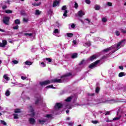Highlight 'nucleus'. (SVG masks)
<instances>
[{"label": "nucleus", "instance_id": "nucleus-1", "mask_svg": "<svg viewBox=\"0 0 126 126\" xmlns=\"http://www.w3.org/2000/svg\"><path fill=\"white\" fill-rule=\"evenodd\" d=\"M77 99V95L74 94L68 96L66 99H65V102L63 104L61 103H57L54 106V110L53 111V114L57 115L58 111L61 109L62 107H64L66 109H71V104H70V101H72L73 103H74Z\"/></svg>", "mask_w": 126, "mask_h": 126}, {"label": "nucleus", "instance_id": "nucleus-2", "mask_svg": "<svg viewBox=\"0 0 126 126\" xmlns=\"http://www.w3.org/2000/svg\"><path fill=\"white\" fill-rule=\"evenodd\" d=\"M72 75V74L71 73H67L61 76V79H60L56 78L51 80H46L43 82H40L39 84L41 85V86H44L45 85H48V84H50L51 83H62V82L68 81L69 80V78L71 77Z\"/></svg>", "mask_w": 126, "mask_h": 126}, {"label": "nucleus", "instance_id": "nucleus-3", "mask_svg": "<svg viewBox=\"0 0 126 126\" xmlns=\"http://www.w3.org/2000/svg\"><path fill=\"white\" fill-rule=\"evenodd\" d=\"M126 40L123 39L120 42H118L117 44L112 45L111 47L105 49L103 50V52H108V51H111L112 53H115L118 50L121 49L122 47H124L126 45Z\"/></svg>", "mask_w": 126, "mask_h": 126}, {"label": "nucleus", "instance_id": "nucleus-4", "mask_svg": "<svg viewBox=\"0 0 126 126\" xmlns=\"http://www.w3.org/2000/svg\"><path fill=\"white\" fill-rule=\"evenodd\" d=\"M88 101H90V104H93V105H96V104H100V103H105V101H100L99 99H89Z\"/></svg>", "mask_w": 126, "mask_h": 126}, {"label": "nucleus", "instance_id": "nucleus-5", "mask_svg": "<svg viewBox=\"0 0 126 126\" xmlns=\"http://www.w3.org/2000/svg\"><path fill=\"white\" fill-rule=\"evenodd\" d=\"M35 98H36V100H35V104L36 105L39 104V102L40 101H42V99H43V97L41 96V95L40 94H37L35 95Z\"/></svg>", "mask_w": 126, "mask_h": 126}, {"label": "nucleus", "instance_id": "nucleus-6", "mask_svg": "<svg viewBox=\"0 0 126 126\" xmlns=\"http://www.w3.org/2000/svg\"><path fill=\"white\" fill-rule=\"evenodd\" d=\"M100 60H97L95 62L91 64L89 66V68H91L92 69L94 68V67H96L97 66V64H98V63H100Z\"/></svg>", "mask_w": 126, "mask_h": 126}, {"label": "nucleus", "instance_id": "nucleus-7", "mask_svg": "<svg viewBox=\"0 0 126 126\" xmlns=\"http://www.w3.org/2000/svg\"><path fill=\"white\" fill-rule=\"evenodd\" d=\"M85 64V61H82L79 64L78 66V68L76 69L77 71H80L82 69V66Z\"/></svg>", "mask_w": 126, "mask_h": 126}, {"label": "nucleus", "instance_id": "nucleus-8", "mask_svg": "<svg viewBox=\"0 0 126 126\" xmlns=\"http://www.w3.org/2000/svg\"><path fill=\"white\" fill-rule=\"evenodd\" d=\"M9 19H10V18H9V17H4L3 18V23H4V24H5L6 25H8Z\"/></svg>", "mask_w": 126, "mask_h": 126}, {"label": "nucleus", "instance_id": "nucleus-9", "mask_svg": "<svg viewBox=\"0 0 126 126\" xmlns=\"http://www.w3.org/2000/svg\"><path fill=\"white\" fill-rule=\"evenodd\" d=\"M29 110H30L31 114H30L31 117H34L35 116V113L34 112V109H33V107L32 106L30 105L28 107Z\"/></svg>", "mask_w": 126, "mask_h": 126}, {"label": "nucleus", "instance_id": "nucleus-10", "mask_svg": "<svg viewBox=\"0 0 126 126\" xmlns=\"http://www.w3.org/2000/svg\"><path fill=\"white\" fill-rule=\"evenodd\" d=\"M62 10H64V13L63 14V16L65 17H67V10H66V6L64 5L62 8Z\"/></svg>", "mask_w": 126, "mask_h": 126}, {"label": "nucleus", "instance_id": "nucleus-11", "mask_svg": "<svg viewBox=\"0 0 126 126\" xmlns=\"http://www.w3.org/2000/svg\"><path fill=\"white\" fill-rule=\"evenodd\" d=\"M117 116L113 118V119L112 120V122L120 121V120H121V118H122V115H119V113L117 112Z\"/></svg>", "mask_w": 126, "mask_h": 126}, {"label": "nucleus", "instance_id": "nucleus-12", "mask_svg": "<svg viewBox=\"0 0 126 126\" xmlns=\"http://www.w3.org/2000/svg\"><path fill=\"white\" fill-rule=\"evenodd\" d=\"M7 44V41L5 40H3L1 42H0V47L1 48H4L5 46Z\"/></svg>", "mask_w": 126, "mask_h": 126}, {"label": "nucleus", "instance_id": "nucleus-13", "mask_svg": "<svg viewBox=\"0 0 126 126\" xmlns=\"http://www.w3.org/2000/svg\"><path fill=\"white\" fill-rule=\"evenodd\" d=\"M53 35L57 37H60V31L58 29H56L53 32Z\"/></svg>", "mask_w": 126, "mask_h": 126}, {"label": "nucleus", "instance_id": "nucleus-14", "mask_svg": "<svg viewBox=\"0 0 126 126\" xmlns=\"http://www.w3.org/2000/svg\"><path fill=\"white\" fill-rule=\"evenodd\" d=\"M29 123L30 125H34V124L36 123V121L35 120V119L33 118H30L29 119Z\"/></svg>", "mask_w": 126, "mask_h": 126}, {"label": "nucleus", "instance_id": "nucleus-15", "mask_svg": "<svg viewBox=\"0 0 126 126\" xmlns=\"http://www.w3.org/2000/svg\"><path fill=\"white\" fill-rule=\"evenodd\" d=\"M77 14L79 17H82V16L85 15V12L81 10L78 12Z\"/></svg>", "mask_w": 126, "mask_h": 126}, {"label": "nucleus", "instance_id": "nucleus-16", "mask_svg": "<svg viewBox=\"0 0 126 126\" xmlns=\"http://www.w3.org/2000/svg\"><path fill=\"white\" fill-rule=\"evenodd\" d=\"M37 122L40 125H44V124H45V123H46L47 122V120H46V119H38Z\"/></svg>", "mask_w": 126, "mask_h": 126}, {"label": "nucleus", "instance_id": "nucleus-17", "mask_svg": "<svg viewBox=\"0 0 126 126\" xmlns=\"http://www.w3.org/2000/svg\"><path fill=\"white\" fill-rule=\"evenodd\" d=\"M98 58V56L96 55H94L92 56L90 58H89V60L91 61V62H93V61H94V60H96V59H97Z\"/></svg>", "mask_w": 126, "mask_h": 126}, {"label": "nucleus", "instance_id": "nucleus-18", "mask_svg": "<svg viewBox=\"0 0 126 126\" xmlns=\"http://www.w3.org/2000/svg\"><path fill=\"white\" fill-rule=\"evenodd\" d=\"M3 78L6 80V81H8L10 78L8 77V75L5 74L3 75Z\"/></svg>", "mask_w": 126, "mask_h": 126}, {"label": "nucleus", "instance_id": "nucleus-19", "mask_svg": "<svg viewBox=\"0 0 126 126\" xmlns=\"http://www.w3.org/2000/svg\"><path fill=\"white\" fill-rule=\"evenodd\" d=\"M25 64L26 65H32V64H33V62L27 61L25 62Z\"/></svg>", "mask_w": 126, "mask_h": 126}, {"label": "nucleus", "instance_id": "nucleus-20", "mask_svg": "<svg viewBox=\"0 0 126 126\" xmlns=\"http://www.w3.org/2000/svg\"><path fill=\"white\" fill-rule=\"evenodd\" d=\"M58 4H60V1L56 0L53 2V7H56Z\"/></svg>", "mask_w": 126, "mask_h": 126}, {"label": "nucleus", "instance_id": "nucleus-21", "mask_svg": "<svg viewBox=\"0 0 126 126\" xmlns=\"http://www.w3.org/2000/svg\"><path fill=\"white\" fill-rule=\"evenodd\" d=\"M126 73L125 72H120L119 75L118 76L119 77H123V76H126Z\"/></svg>", "mask_w": 126, "mask_h": 126}, {"label": "nucleus", "instance_id": "nucleus-22", "mask_svg": "<svg viewBox=\"0 0 126 126\" xmlns=\"http://www.w3.org/2000/svg\"><path fill=\"white\" fill-rule=\"evenodd\" d=\"M14 112L16 114H20V113L22 112L20 109H15Z\"/></svg>", "mask_w": 126, "mask_h": 126}, {"label": "nucleus", "instance_id": "nucleus-23", "mask_svg": "<svg viewBox=\"0 0 126 126\" xmlns=\"http://www.w3.org/2000/svg\"><path fill=\"white\" fill-rule=\"evenodd\" d=\"M72 59H76L77 58V53H73L71 55Z\"/></svg>", "mask_w": 126, "mask_h": 126}, {"label": "nucleus", "instance_id": "nucleus-24", "mask_svg": "<svg viewBox=\"0 0 126 126\" xmlns=\"http://www.w3.org/2000/svg\"><path fill=\"white\" fill-rule=\"evenodd\" d=\"M94 8L95 9V10H100V5H99L98 4H96L94 6Z\"/></svg>", "mask_w": 126, "mask_h": 126}, {"label": "nucleus", "instance_id": "nucleus-25", "mask_svg": "<svg viewBox=\"0 0 126 126\" xmlns=\"http://www.w3.org/2000/svg\"><path fill=\"white\" fill-rule=\"evenodd\" d=\"M42 12L40 11L39 10H35V14L36 15H40V14H41Z\"/></svg>", "mask_w": 126, "mask_h": 126}, {"label": "nucleus", "instance_id": "nucleus-26", "mask_svg": "<svg viewBox=\"0 0 126 126\" xmlns=\"http://www.w3.org/2000/svg\"><path fill=\"white\" fill-rule=\"evenodd\" d=\"M5 94V96H9V95H10V91H8V90H7L6 91Z\"/></svg>", "mask_w": 126, "mask_h": 126}, {"label": "nucleus", "instance_id": "nucleus-27", "mask_svg": "<svg viewBox=\"0 0 126 126\" xmlns=\"http://www.w3.org/2000/svg\"><path fill=\"white\" fill-rule=\"evenodd\" d=\"M45 117L47 119H52V118H53V115L52 114H47L45 116Z\"/></svg>", "mask_w": 126, "mask_h": 126}, {"label": "nucleus", "instance_id": "nucleus-28", "mask_svg": "<svg viewBox=\"0 0 126 126\" xmlns=\"http://www.w3.org/2000/svg\"><path fill=\"white\" fill-rule=\"evenodd\" d=\"M66 35L67 37H69L73 36V33H66Z\"/></svg>", "mask_w": 126, "mask_h": 126}, {"label": "nucleus", "instance_id": "nucleus-29", "mask_svg": "<svg viewBox=\"0 0 126 126\" xmlns=\"http://www.w3.org/2000/svg\"><path fill=\"white\" fill-rule=\"evenodd\" d=\"M24 35L25 36H29V37H31V36H33V33H29L26 32L24 33Z\"/></svg>", "mask_w": 126, "mask_h": 126}, {"label": "nucleus", "instance_id": "nucleus-30", "mask_svg": "<svg viewBox=\"0 0 126 126\" xmlns=\"http://www.w3.org/2000/svg\"><path fill=\"white\" fill-rule=\"evenodd\" d=\"M85 45L86 46H87V47H90V46H91V42L88 41V42H86Z\"/></svg>", "mask_w": 126, "mask_h": 126}, {"label": "nucleus", "instance_id": "nucleus-31", "mask_svg": "<svg viewBox=\"0 0 126 126\" xmlns=\"http://www.w3.org/2000/svg\"><path fill=\"white\" fill-rule=\"evenodd\" d=\"M46 88H52V89H55L56 88L54 87L53 85H50L46 87Z\"/></svg>", "mask_w": 126, "mask_h": 126}, {"label": "nucleus", "instance_id": "nucleus-32", "mask_svg": "<svg viewBox=\"0 0 126 126\" xmlns=\"http://www.w3.org/2000/svg\"><path fill=\"white\" fill-rule=\"evenodd\" d=\"M70 27L73 29L75 27V25L74 24H69V28H70Z\"/></svg>", "mask_w": 126, "mask_h": 126}, {"label": "nucleus", "instance_id": "nucleus-33", "mask_svg": "<svg viewBox=\"0 0 126 126\" xmlns=\"http://www.w3.org/2000/svg\"><path fill=\"white\" fill-rule=\"evenodd\" d=\"M45 60L46 62H48V63L52 62V59L51 58H45Z\"/></svg>", "mask_w": 126, "mask_h": 126}, {"label": "nucleus", "instance_id": "nucleus-34", "mask_svg": "<svg viewBox=\"0 0 126 126\" xmlns=\"http://www.w3.org/2000/svg\"><path fill=\"white\" fill-rule=\"evenodd\" d=\"M15 24H20V21L19 19H16L14 21Z\"/></svg>", "mask_w": 126, "mask_h": 126}, {"label": "nucleus", "instance_id": "nucleus-35", "mask_svg": "<svg viewBox=\"0 0 126 126\" xmlns=\"http://www.w3.org/2000/svg\"><path fill=\"white\" fill-rule=\"evenodd\" d=\"M88 95L89 98H92V96H94L95 95V94H88Z\"/></svg>", "mask_w": 126, "mask_h": 126}, {"label": "nucleus", "instance_id": "nucleus-36", "mask_svg": "<svg viewBox=\"0 0 126 126\" xmlns=\"http://www.w3.org/2000/svg\"><path fill=\"white\" fill-rule=\"evenodd\" d=\"M13 116H14V119L16 120V119H18V115L16 114H13Z\"/></svg>", "mask_w": 126, "mask_h": 126}, {"label": "nucleus", "instance_id": "nucleus-37", "mask_svg": "<svg viewBox=\"0 0 126 126\" xmlns=\"http://www.w3.org/2000/svg\"><path fill=\"white\" fill-rule=\"evenodd\" d=\"M16 85L17 86V87H23V84L21 83H17L16 84Z\"/></svg>", "mask_w": 126, "mask_h": 126}, {"label": "nucleus", "instance_id": "nucleus-38", "mask_svg": "<svg viewBox=\"0 0 126 126\" xmlns=\"http://www.w3.org/2000/svg\"><path fill=\"white\" fill-rule=\"evenodd\" d=\"M0 123L3 126H6V122H5L4 121L0 120Z\"/></svg>", "mask_w": 126, "mask_h": 126}, {"label": "nucleus", "instance_id": "nucleus-39", "mask_svg": "<svg viewBox=\"0 0 126 126\" xmlns=\"http://www.w3.org/2000/svg\"><path fill=\"white\" fill-rule=\"evenodd\" d=\"M120 31H121L122 33H123L124 34H126V30H125L123 29H120Z\"/></svg>", "mask_w": 126, "mask_h": 126}, {"label": "nucleus", "instance_id": "nucleus-40", "mask_svg": "<svg viewBox=\"0 0 126 126\" xmlns=\"http://www.w3.org/2000/svg\"><path fill=\"white\" fill-rule=\"evenodd\" d=\"M5 12L6 13H12V11H11V10H6L5 11Z\"/></svg>", "mask_w": 126, "mask_h": 126}, {"label": "nucleus", "instance_id": "nucleus-41", "mask_svg": "<svg viewBox=\"0 0 126 126\" xmlns=\"http://www.w3.org/2000/svg\"><path fill=\"white\" fill-rule=\"evenodd\" d=\"M40 65H41V67H45V66H46V64H45V63H44V62H42L40 63Z\"/></svg>", "mask_w": 126, "mask_h": 126}, {"label": "nucleus", "instance_id": "nucleus-42", "mask_svg": "<svg viewBox=\"0 0 126 126\" xmlns=\"http://www.w3.org/2000/svg\"><path fill=\"white\" fill-rule=\"evenodd\" d=\"M107 18H105V17L102 18V22H104V23L107 22Z\"/></svg>", "mask_w": 126, "mask_h": 126}, {"label": "nucleus", "instance_id": "nucleus-43", "mask_svg": "<svg viewBox=\"0 0 126 126\" xmlns=\"http://www.w3.org/2000/svg\"><path fill=\"white\" fill-rule=\"evenodd\" d=\"M100 91V88L97 87L95 89V92L96 93H99V92Z\"/></svg>", "mask_w": 126, "mask_h": 126}, {"label": "nucleus", "instance_id": "nucleus-44", "mask_svg": "<svg viewBox=\"0 0 126 126\" xmlns=\"http://www.w3.org/2000/svg\"><path fill=\"white\" fill-rule=\"evenodd\" d=\"M115 34H116V36H120V32H119L118 31H116Z\"/></svg>", "mask_w": 126, "mask_h": 126}, {"label": "nucleus", "instance_id": "nucleus-45", "mask_svg": "<svg viewBox=\"0 0 126 126\" xmlns=\"http://www.w3.org/2000/svg\"><path fill=\"white\" fill-rule=\"evenodd\" d=\"M85 2L87 3V4H90V3H91L90 0H85Z\"/></svg>", "mask_w": 126, "mask_h": 126}, {"label": "nucleus", "instance_id": "nucleus-46", "mask_svg": "<svg viewBox=\"0 0 126 126\" xmlns=\"http://www.w3.org/2000/svg\"><path fill=\"white\" fill-rule=\"evenodd\" d=\"M111 113V112L110 111H107L105 112V116H110V114Z\"/></svg>", "mask_w": 126, "mask_h": 126}, {"label": "nucleus", "instance_id": "nucleus-47", "mask_svg": "<svg viewBox=\"0 0 126 126\" xmlns=\"http://www.w3.org/2000/svg\"><path fill=\"white\" fill-rule=\"evenodd\" d=\"M72 43H73V45H74V47H76V46L75 45H76V40H73L72 41Z\"/></svg>", "mask_w": 126, "mask_h": 126}, {"label": "nucleus", "instance_id": "nucleus-48", "mask_svg": "<svg viewBox=\"0 0 126 126\" xmlns=\"http://www.w3.org/2000/svg\"><path fill=\"white\" fill-rule=\"evenodd\" d=\"M37 50H38V48H32V52H36V51H37Z\"/></svg>", "mask_w": 126, "mask_h": 126}, {"label": "nucleus", "instance_id": "nucleus-49", "mask_svg": "<svg viewBox=\"0 0 126 126\" xmlns=\"http://www.w3.org/2000/svg\"><path fill=\"white\" fill-rule=\"evenodd\" d=\"M13 63H14V64H17L18 63V61L16 60H14L12 61Z\"/></svg>", "mask_w": 126, "mask_h": 126}, {"label": "nucleus", "instance_id": "nucleus-50", "mask_svg": "<svg viewBox=\"0 0 126 126\" xmlns=\"http://www.w3.org/2000/svg\"><path fill=\"white\" fill-rule=\"evenodd\" d=\"M92 124H94V125H96V124H98L97 121H92Z\"/></svg>", "mask_w": 126, "mask_h": 126}, {"label": "nucleus", "instance_id": "nucleus-51", "mask_svg": "<svg viewBox=\"0 0 126 126\" xmlns=\"http://www.w3.org/2000/svg\"><path fill=\"white\" fill-rule=\"evenodd\" d=\"M106 121L107 123H112V122H113V120H111L109 119V118H107Z\"/></svg>", "mask_w": 126, "mask_h": 126}, {"label": "nucleus", "instance_id": "nucleus-52", "mask_svg": "<svg viewBox=\"0 0 126 126\" xmlns=\"http://www.w3.org/2000/svg\"><path fill=\"white\" fill-rule=\"evenodd\" d=\"M74 7L75 8H78V4H77V3L75 2V4H74Z\"/></svg>", "mask_w": 126, "mask_h": 126}, {"label": "nucleus", "instance_id": "nucleus-53", "mask_svg": "<svg viewBox=\"0 0 126 126\" xmlns=\"http://www.w3.org/2000/svg\"><path fill=\"white\" fill-rule=\"evenodd\" d=\"M21 78L23 80H25V79H27V77L21 76Z\"/></svg>", "mask_w": 126, "mask_h": 126}, {"label": "nucleus", "instance_id": "nucleus-54", "mask_svg": "<svg viewBox=\"0 0 126 126\" xmlns=\"http://www.w3.org/2000/svg\"><path fill=\"white\" fill-rule=\"evenodd\" d=\"M67 124H68V126H73V123H72V122H69Z\"/></svg>", "mask_w": 126, "mask_h": 126}, {"label": "nucleus", "instance_id": "nucleus-55", "mask_svg": "<svg viewBox=\"0 0 126 126\" xmlns=\"http://www.w3.org/2000/svg\"><path fill=\"white\" fill-rule=\"evenodd\" d=\"M18 28H19L18 26L17 25L13 27V29L14 30H17V29H18Z\"/></svg>", "mask_w": 126, "mask_h": 126}, {"label": "nucleus", "instance_id": "nucleus-56", "mask_svg": "<svg viewBox=\"0 0 126 126\" xmlns=\"http://www.w3.org/2000/svg\"><path fill=\"white\" fill-rule=\"evenodd\" d=\"M107 4L108 5V6H112V3L110 2H108L107 3Z\"/></svg>", "mask_w": 126, "mask_h": 126}, {"label": "nucleus", "instance_id": "nucleus-57", "mask_svg": "<svg viewBox=\"0 0 126 126\" xmlns=\"http://www.w3.org/2000/svg\"><path fill=\"white\" fill-rule=\"evenodd\" d=\"M2 9H5L7 7L6 6V5H4L2 6Z\"/></svg>", "mask_w": 126, "mask_h": 126}, {"label": "nucleus", "instance_id": "nucleus-58", "mask_svg": "<svg viewBox=\"0 0 126 126\" xmlns=\"http://www.w3.org/2000/svg\"><path fill=\"white\" fill-rule=\"evenodd\" d=\"M23 21H24V22H27L28 21V20H27L25 18H24Z\"/></svg>", "mask_w": 126, "mask_h": 126}, {"label": "nucleus", "instance_id": "nucleus-59", "mask_svg": "<svg viewBox=\"0 0 126 126\" xmlns=\"http://www.w3.org/2000/svg\"><path fill=\"white\" fill-rule=\"evenodd\" d=\"M94 40V41H98V40H99V37H95Z\"/></svg>", "mask_w": 126, "mask_h": 126}, {"label": "nucleus", "instance_id": "nucleus-60", "mask_svg": "<svg viewBox=\"0 0 126 126\" xmlns=\"http://www.w3.org/2000/svg\"><path fill=\"white\" fill-rule=\"evenodd\" d=\"M119 68L120 69H122V70H123V69H124V67L123 66H120Z\"/></svg>", "mask_w": 126, "mask_h": 126}, {"label": "nucleus", "instance_id": "nucleus-61", "mask_svg": "<svg viewBox=\"0 0 126 126\" xmlns=\"http://www.w3.org/2000/svg\"><path fill=\"white\" fill-rule=\"evenodd\" d=\"M33 5H34V6H39V5H40V3H38V4H37V3L34 4Z\"/></svg>", "mask_w": 126, "mask_h": 126}, {"label": "nucleus", "instance_id": "nucleus-62", "mask_svg": "<svg viewBox=\"0 0 126 126\" xmlns=\"http://www.w3.org/2000/svg\"><path fill=\"white\" fill-rule=\"evenodd\" d=\"M85 21H87V23H90V21L88 19H86Z\"/></svg>", "mask_w": 126, "mask_h": 126}, {"label": "nucleus", "instance_id": "nucleus-63", "mask_svg": "<svg viewBox=\"0 0 126 126\" xmlns=\"http://www.w3.org/2000/svg\"><path fill=\"white\" fill-rule=\"evenodd\" d=\"M0 31L1 32H5V31H4V30H2V29H0Z\"/></svg>", "mask_w": 126, "mask_h": 126}, {"label": "nucleus", "instance_id": "nucleus-64", "mask_svg": "<svg viewBox=\"0 0 126 126\" xmlns=\"http://www.w3.org/2000/svg\"><path fill=\"white\" fill-rule=\"evenodd\" d=\"M66 114H68V113H69V110H67L66 111Z\"/></svg>", "mask_w": 126, "mask_h": 126}]
</instances>
